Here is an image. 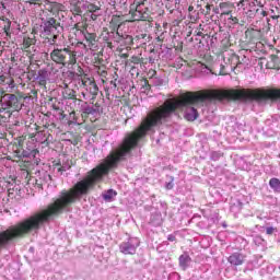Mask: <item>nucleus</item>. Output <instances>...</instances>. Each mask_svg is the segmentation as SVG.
<instances>
[{"instance_id": "obj_1", "label": "nucleus", "mask_w": 280, "mask_h": 280, "mask_svg": "<svg viewBox=\"0 0 280 280\" xmlns=\"http://www.w3.org/2000/svg\"><path fill=\"white\" fill-rule=\"evenodd\" d=\"M43 34L44 36H50V45H56V40H58V35L62 30V25L55 18H48L43 20Z\"/></svg>"}, {"instance_id": "obj_2", "label": "nucleus", "mask_w": 280, "mask_h": 280, "mask_svg": "<svg viewBox=\"0 0 280 280\" xmlns=\"http://www.w3.org/2000/svg\"><path fill=\"white\" fill-rule=\"evenodd\" d=\"M81 82L83 88L92 97H97V93H100V88L97 86V83H95V79L89 77L88 74H84L81 77Z\"/></svg>"}, {"instance_id": "obj_3", "label": "nucleus", "mask_w": 280, "mask_h": 280, "mask_svg": "<svg viewBox=\"0 0 280 280\" xmlns=\"http://www.w3.org/2000/svg\"><path fill=\"white\" fill-rule=\"evenodd\" d=\"M67 56H72V58H75V55L71 54V50L69 48H63V49H54L50 52V58L57 65H65V60H67Z\"/></svg>"}, {"instance_id": "obj_4", "label": "nucleus", "mask_w": 280, "mask_h": 280, "mask_svg": "<svg viewBox=\"0 0 280 280\" xmlns=\"http://www.w3.org/2000/svg\"><path fill=\"white\" fill-rule=\"evenodd\" d=\"M148 8L143 9V2L136 1L131 4L129 14L131 15V21H141L145 19V12Z\"/></svg>"}, {"instance_id": "obj_5", "label": "nucleus", "mask_w": 280, "mask_h": 280, "mask_svg": "<svg viewBox=\"0 0 280 280\" xmlns=\"http://www.w3.org/2000/svg\"><path fill=\"white\" fill-rule=\"evenodd\" d=\"M2 106L12 110H21L23 108V104L19 102V97L14 94H4Z\"/></svg>"}, {"instance_id": "obj_6", "label": "nucleus", "mask_w": 280, "mask_h": 280, "mask_svg": "<svg viewBox=\"0 0 280 280\" xmlns=\"http://www.w3.org/2000/svg\"><path fill=\"white\" fill-rule=\"evenodd\" d=\"M229 262L232 266H242L244 264V255L234 253L229 257Z\"/></svg>"}, {"instance_id": "obj_7", "label": "nucleus", "mask_w": 280, "mask_h": 280, "mask_svg": "<svg viewBox=\"0 0 280 280\" xmlns=\"http://www.w3.org/2000/svg\"><path fill=\"white\" fill-rule=\"evenodd\" d=\"M185 119H187V121H196V119H198V110L194 107H187L185 112Z\"/></svg>"}, {"instance_id": "obj_8", "label": "nucleus", "mask_w": 280, "mask_h": 280, "mask_svg": "<svg viewBox=\"0 0 280 280\" xmlns=\"http://www.w3.org/2000/svg\"><path fill=\"white\" fill-rule=\"evenodd\" d=\"M32 45H36V37H24L23 44H22V49L26 51V49H30Z\"/></svg>"}, {"instance_id": "obj_9", "label": "nucleus", "mask_w": 280, "mask_h": 280, "mask_svg": "<svg viewBox=\"0 0 280 280\" xmlns=\"http://www.w3.org/2000/svg\"><path fill=\"white\" fill-rule=\"evenodd\" d=\"M84 38H85L86 43H89L88 47L91 49V47H93V45H95V38H97V36L93 33H85Z\"/></svg>"}, {"instance_id": "obj_10", "label": "nucleus", "mask_w": 280, "mask_h": 280, "mask_svg": "<svg viewBox=\"0 0 280 280\" xmlns=\"http://www.w3.org/2000/svg\"><path fill=\"white\" fill-rule=\"evenodd\" d=\"M189 261H191V258L187 254H184L179 257V266H182L184 270L187 268V266H189Z\"/></svg>"}, {"instance_id": "obj_11", "label": "nucleus", "mask_w": 280, "mask_h": 280, "mask_svg": "<svg viewBox=\"0 0 280 280\" xmlns=\"http://www.w3.org/2000/svg\"><path fill=\"white\" fill-rule=\"evenodd\" d=\"M269 186L271 187L272 190L277 191L278 194H280V180L279 178H271L269 180Z\"/></svg>"}, {"instance_id": "obj_12", "label": "nucleus", "mask_w": 280, "mask_h": 280, "mask_svg": "<svg viewBox=\"0 0 280 280\" xmlns=\"http://www.w3.org/2000/svg\"><path fill=\"white\" fill-rule=\"evenodd\" d=\"M121 253H124L125 255H135L136 248L133 245H124L121 247Z\"/></svg>"}, {"instance_id": "obj_13", "label": "nucleus", "mask_w": 280, "mask_h": 280, "mask_svg": "<svg viewBox=\"0 0 280 280\" xmlns=\"http://www.w3.org/2000/svg\"><path fill=\"white\" fill-rule=\"evenodd\" d=\"M115 196H117V191L109 189L106 191V194L103 195V198L104 200H107L108 202H110V200H113Z\"/></svg>"}, {"instance_id": "obj_14", "label": "nucleus", "mask_w": 280, "mask_h": 280, "mask_svg": "<svg viewBox=\"0 0 280 280\" xmlns=\"http://www.w3.org/2000/svg\"><path fill=\"white\" fill-rule=\"evenodd\" d=\"M4 84L9 85V93H12V90H14V88L16 86V84L14 83V79L10 75L7 77V81L4 82Z\"/></svg>"}, {"instance_id": "obj_15", "label": "nucleus", "mask_w": 280, "mask_h": 280, "mask_svg": "<svg viewBox=\"0 0 280 280\" xmlns=\"http://www.w3.org/2000/svg\"><path fill=\"white\" fill-rule=\"evenodd\" d=\"M88 11L89 12H97V10H100V7H97V4H93V3H90V4H88Z\"/></svg>"}, {"instance_id": "obj_16", "label": "nucleus", "mask_w": 280, "mask_h": 280, "mask_svg": "<svg viewBox=\"0 0 280 280\" xmlns=\"http://www.w3.org/2000/svg\"><path fill=\"white\" fill-rule=\"evenodd\" d=\"M275 232H277V228L269 226L266 229L267 235H272Z\"/></svg>"}, {"instance_id": "obj_17", "label": "nucleus", "mask_w": 280, "mask_h": 280, "mask_svg": "<svg viewBox=\"0 0 280 280\" xmlns=\"http://www.w3.org/2000/svg\"><path fill=\"white\" fill-rule=\"evenodd\" d=\"M7 80H8V75L5 74L0 75V84H5Z\"/></svg>"}, {"instance_id": "obj_18", "label": "nucleus", "mask_w": 280, "mask_h": 280, "mask_svg": "<svg viewBox=\"0 0 280 280\" xmlns=\"http://www.w3.org/2000/svg\"><path fill=\"white\" fill-rule=\"evenodd\" d=\"M5 95V91L0 88V104H3V97Z\"/></svg>"}, {"instance_id": "obj_19", "label": "nucleus", "mask_w": 280, "mask_h": 280, "mask_svg": "<svg viewBox=\"0 0 280 280\" xmlns=\"http://www.w3.org/2000/svg\"><path fill=\"white\" fill-rule=\"evenodd\" d=\"M58 8H60V4L54 2V3H51V10L50 11L54 12V10H58Z\"/></svg>"}, {"instance_id": "obj_20", "label": "nucleus", "mask_w": 280, "mask_h": 280, "mask_svg": "<svg viewBox=\"0 0 280 280\" xmlns=\"http://www.w3.org/2000/svg\"><path fill=\"white\" fill-rule=\"evenodd\" d=\"M42 0H26V3H31L36 5V3H39Z\"/></svg>"}, {"instance_id": "obj_21", "label": "nucleus", "mask_w": 280, "mask_h": 280, "mask_svg": "<svg viewBox=\"0 0 280 280\" xmlns=\"http://www.w3.org/2000/svg\"><path fill=\"white\" fill-rule=\"evenodd\" d=\"M206 15H209V14H211V5L210 4H207L206 5Z\"/></svg>"}, {"instance_id": "obj_22", "label": "nucleus", "mask_w": 280, "mask_h": 280, "mask_svg": "<svg viewBox=\"0 0 280 280\" xmlns=\"http://www.w3.org/2000/svg\"><path fill=\"white\" fill-rule=\"evenodd\" d=\"M167 240H168V242H176V236L171 234V235H168Z\"/></svg>"}, {"instance_id": "obj_23", "label": "nucleus", "mask_w": 280, "mask_h": 280, "mask_svg": "<svg viewBox=\"0 0 280 280\" xmlns=\"http://www.w3.org/2000/svg\"><path fill=\"white\" fill-rule=\"evenodd\" d=\"M230 14H231V11H223L220 16L221 18L224 16V15L229 16Z\"/></svg>"}, {"instance_id": "obj_24", "label": "nucleus", "mask_w": 280, "mask_h": 280, "mask_svg": "<svg viewBox=\"0 0 280 280\" xmlns=\"http://www.w3.org/2000/svg\"><path fill=\"white\" fill-rule=\"evenodd\" d=\"M173 187H174V184H172V182L166 184V189H173Z\"/></svg>"}, {"instance_id": "obj_25", "label": "nucleus", "mask_w": 280, "mask_h": 280, "mask_svg": "<svg viewBox=\"0 0 280 280\" xmlns=\"http://www.w3.org/2000/svg\"><path fill=\"white\" fill-rule=\"evenodd\" d=\"M78 45H82V46H83V49H89V46H86V44H84V43H82V42L78 43Z\"/></svg>"}, {"instance_id": "obj_26", "label": "nucleus", "mask_w": 280, "mask_h": 280, "mask_svg": "<svg viewBox=\"0 0 280 280\" xmlns=\"http://www.w3.org/2000/svg\"><path fill=\"white\" fill-rule=\"evenodd\" d=\"M231 21H233V23H237V18H234L233 15L230 16Z\"/></svg>"}, {"instance_id": "obj_27", "label": "nucleus", "mask_w": 280, "mask_h": 280, "mask_svg": "<svg viewBox=\"0 0 280 280\" xmlns=\"http://www.w3.org/2000/svg\"><path fill=\"white\" fill-rule=\"evenodd\" d=\"M132 60H133V62H135L136 65H139V58L133 57Z\"/></svg>"}, {"instance_id": "obj_28", "label": "nucleus", "mask_w": 280, "mask_h": 280, "mask_svg": "<svg viewBox=\"0 0 280 280\" xmlns=\"http://www.w3.org/2000/svg\"><path fill=\"white\" fill-rule=\"evenodd\" d=\"M214 14H220V9L215 8L213 9Z\"/></svg>"}, {"instance_id": "obj_29", "label": "nucleus", "mask_w": 280, "mask_h": 280, "mask_svg": "<svg viewBox=\"0 0 280 280\" xmlns=\"http://www.w3.org/2000/svg\"><path fill=\"white\" fill-rule=\"evenodd\" d=\"M188 12H194V5L188 7Z\"/></svg>"}, {"instance_id": "obj_30", "label": "nucleus", "mask_w": 280, "mask_h": 280, "mask_svg": "<svg viewBox=\"0 0 280 280\" xmlns=\"http://www.w3.org/2000/svg\"><path fill=\"white\" fill-rule=\"evenodd\" d=\"M110 84H113L114 89H117V83H115V81H112Z\"/></svg>"}, {"instance_id": "obj_31", "label": "nucleus", "mask_w": 280, "mask_h": 280, "mask_svg": "<svg viewBox=\"0 0 280 280\" xmlns=\"http://www.w3.org/2000/svg\"><path fill=\"white\" fill-rule=\"evenodd\" d=\"M220 8H226V3H220Z\"/></svg>"}, {"instance_id": "obj_32", "label": "nucleus", "mask_w": 280, "mask_h": 280, "mask_svg": "<svg viewBox=\"0 0 280 280\" xmlns=\"http://www.w3.org/2000/svg\"><path fill=\"white\" fill-rule=\"evenodd\" d=\"M262 16H268V13L266 11L261 12Z\"/></svg>"}, {"instance_id": "obj_33", "label": "nucleus", "mask_w": 280, "mask_h": 280, "mask_svg": "<svg viewBox=\"0 0 280 280\" xmlns=\"http://www.w3.org/2000/svg\"><path fill=\"white\" fill-rule=\"evenodd\" d=\"M58 172H65V168L59 167V168H58Z\"/></svg>"}, {"instance_id": "obj_34", "label": "nucleus", "mask_w": 280, "mask_h": 280, "mask_svg": "<svg viewBox=\"0 0 280 280\" xmlns=\"http://www.w3.org/2000/svg\"><path fill=\"white\" fill-rule=\"evenodd\" d=\"M197 36H202V32L197 33Z\"/></svg>"}, {"instance_id": "obj_35", "label": "nucleus", "mask_w": 280, "mask_h": 280, "mask_svg": "<svg viewBox=\"0 0 280 280\" xmlns=\"http://www.w3.org/2000/svg\"><path fill=\"white\" fill-rule=\"evenodd\" d=\"M68 86H69V85H68L67 83H65L63 88H65V89H68Z\"/></svg>"}, {"instance_id": "obj_36", "label": "nucleus", "mask_w": 280, "mask_h": 280, "mask_svg": "<svg viewBox=\"0 0 280 280\" xmlns=\"http://www.w3.org/2000/svg\"><path fill=\"white\" fill-rule=\"evenodd\" d=\"M222 226H223V229H226V223H223Z\"/></svg>"}, {"instance_id": "obj_37", "label": "nucleus", "mask_w": 280, "mask_h": 280, "mask_svg": "<svg viewBox=\"0 0 280 280\" xmlns=\"http://www.w3.org/2000/svg\"><path fill=\"white\" fill-rule=\"evenodd\" d=\"M86 113H92V109H88Z\"/></svg>"}, {"instance_id": "obj_38", "label": "nucleus", "mask_w": 280, "mask_h": 280, "mask_svg": "<svg viewBox=\"0 0 280 280\" xmlns=\"http://www.w3.org/2000/svg\"><path fill=\"white\" fill-rule=\"evenodd\" d=\"M69 97H73V94L70 93V94H69Z\"/></svg>"}, {"instance_id": "obj_39", "label": "nucleus", "mask_w": 280, "mask_h": 280, "mask_svg": "<svg viewBox=\"0 0 280 280\" xmlns=\"http://www.w3.org/2000/svg\"><path fill=\"white\" fill-rule=\"evenodd\" d=\"M272 19H279V16H272Z\"/></svg>"}, {"instance_id": "obj_40", "label": "nucleus", "mask_w": 280, "mask_h": 280, "mask_svg": "<svg viewBox=\"0 0 280 280\" xmlns=\"http://www.w3.org/2000/svg\"><path fill=\"white\" fill-rule=\"evenodd\" d=\"M81 1H84V0H81Z\"/></svg>"}]
</instances>
